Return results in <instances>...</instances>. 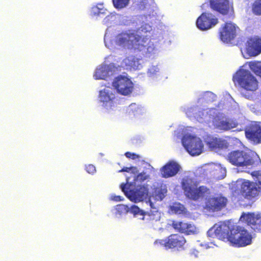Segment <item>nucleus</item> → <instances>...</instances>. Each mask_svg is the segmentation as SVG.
I'll return each mask as SVG.
<instances>
[{
    "mask_svg": "<svg viewBox=\"0 0 261 261\" xmlns=\"http://www.w3.org/2000/svg\"><path fill=\"white\" fill-rule=\"evenodd\" d=\"M215 127L219 129L223 130H228L235 128L237 126V123L230 119H215L214 121Z\"/></svg>",
    "mask_w": 261,
    "mask_h": 261,
    "instance_id": "nucleus-22",
    "label": "nucleus"
},
{
    "mask_svg": "<svg viewBox=\"0 0 261 261\" xmlns=\"http://www.w3.org/2000/svg\"><path fill=\"white\" fill-rule=\"evenodd\" d=\"M106 10L103 4L100 3L92 7L91 13L93 16H98L100 14H105Z\"/></svg>",
    "mask_w": 261,
    "mask_h": 261,
    "instance_id": "nucleus-27",
    "label": "nucleus"
},
{
    "mask_svg": "<svg viewBox=\"0 0 261 261\" xmlns=\"http://www.w3.org/2000/svg\"><path fill=\"white\" fill-rule=\"evenodd\" d=\"M99 100L108 110H113L117 104L118 99L116 93L112 89L106 88L99 91Z\"/></svg>",
    "mask_w": 261,
    "mask_h": 261,
    "instance_id": "nucleus-11",
    "label": "nucleus"
},
{
    "mask_svg": "<svg viewBox=\"0 0 261 261\" xmlns=\"http://www.w3.org/2000/svg\"><path fill=\"white\" fill-rule=\"evenodd\" d=\"M125 155L126 158L132 160L139 159L140 158V156L139 154L128 151L125 153Z\"/></svg>",
    "mask_w": 261,
    "mask_h": 261,
    "instance_id": "nucleus-34",
    "label": "nucleus"
},
{
    "mask_svg": "<svg viewBox=\"0 0 261 261\" xmlns=\"http://www.w3.org/2000/svg\"><path fill=\"white\" fill-rule=\"evenodd\" d=\"M218 18L211 13L203 12L197 19V27L201 31L207 30L218 24Z\"/></svg>",
    "mask_w": 261,
    "mask_h": 261,
    "instance_id": "nucleus-13",
    "label": "nucleus"
},
{
    "mask_svg": "<svg viewBox=\"0 0 261 261\" xmlns=\"http://www.w3.org/2000/svg\"><path fill=\"white\" fill-rule=\"evenodd\" d=\"M180 168V166L176 162H169L161 169L162 177L169 178L174 176L178 172Z\"/></svg>",
    "mask_w": 261,
    "mask_h": 261,
    "instance_id": "nucleus-21",
    "label": "nucleus"
},
{
    "mask_svg": "<svg viewBox=\"0 0 261 261\" xmlns=\"http://www.w3.org/2000/svg\"><path fill=\"white\" fill-rule=\"evenodd\" d=\"M244 131L249 141L255 144L261 143V126L259 124L251 123L245 127Z\"/></svg>",
    "mask_w": 261,
    "mask_h": 261,
    "instance_id": "nucleus-14",
    "label": "nucleus"
},
{
    "mask_svg": "<svg viewBox=\"0 0 261 261\" xmlns=\"http://www.w3.org/2000/svg\"><path fill=\"white\" fill-rule=\"evenodd\" d=\"M210 8L212 10L222 15L233 13V3L232 0H208Z\"/></svg>",
    "mask_w": 261,
    "mask_h": 261,
    "instance_id": "nucleus-9",
    "label": "nucleus"
},
{
    "mask_svg": "<svg viewBox=\"0 0 261 261\" xmlns=\"http://www.w3.org/2000/svg\"><path fill=\"white\" fill-rule=\"evenodd\" d=\"M246 51L250 56H256L261 53V37L249 38L246 43Z\"/></svg>",
    "mask_w": 261,
    "mask_h": 261,
    "instance_id": "nucleus-16",
    "label": "nucleus"
},
{
    "mask_svg": "<svg viewBox=\"0 0 261 261\" xmlns=\"http://www.w3.org/2000/svg\"><path fill=\"white\" fill-rule=\"evenodd\" d=\"M112 199L116 201H120L122 200V197L120 196H115L113 197Z\"/></svg>",
    "mask_w": 261,
    "mask_h": 261,
    "instance_id": "nucleus-38",
    "label": "nucleus"
},
{
    "mask_svg": "<svg viewBox=\"0 0 261 261\" xmlns=\"http://www.w3.org/2000/svg\"><path fill=\"white\" fill-rule=\"evenodd\" d=\"M240 221L254 232L261 233V214L255 213H243Z\"/></svg>",
    "mask_w": 261,
    "mask_h": 261,
    "instance_id": "nucleus-10",
    "label": "nucleus"
},
{
    "mask_svg": "<svg viewBox=\"0 0 261 261\" xmlns=\"http://www.w3.org/2000/svg\"><path fill=\"white\" fill-rule=\"evenodd\" d=\"M186 243V240L183 236L175 233L170 234L165 239L155 240L154 244L158 247H164L167 249L181 250L184 249Z\"/></svg>",
    "mask_w": 261,
    "mask_h": 261,
    "instance_id": "nucleus-6",
    "label": "nucleus"
},
{
    "mask_svg": "<svg viewBox=\"0 0 261 261\" xmlns=\"http://www.w3.org/2000/svg\"><path fill=\"white\" fill-rule=\"evenodd\" d=\"M233 81L247 91H254L258 88V82L251 72L245 69H239L233 76Z\"/></svg>",
    "mask_w": 261,
    "mask_h": 261,
    "instance_id": "nucleus-5",
    "label": "nucleus"
},
{
    "mask_svg": "<svg viewBox=\"0 0 261 261\" xmlns=\"http://www.w3.org/2000/svg\"><path fill=\"white\" fill-rule=\"evenodd\" d=\"M148 178H149V175L146 174V172H142L135 176L134 179V182L137 181L142 182Z\"/></svg>",
    "mask_w": 261,
    "mask_h": 261,
    "instance_id": "nucleus-32",
    "label": "nucleus"
},
{
    "mask_svg": "<svg viewBox=\"0 0 261 261\" xmlns=\"http://www.w3.org/2000/svg\"><path fill=\"white\" fill-rule=\"evenodd\" d=\"M205 142L208 147L212 150L224 149L227 148L228 146L226 140L214 136H207L205 139Z\"/></svg>",
    "mask_w": 261,
    "mask_h": 261,
    "instance_id": "nucleus-18",
    "label": "nucleus"
},
{
    "mask_svg": "<svg viewBox=\"0 0 261 261\" xmlns=\"http://www.w3.org/2000/svg\"><path fill=\"white\" fill-rule=\"evenodd\" d=\"M181 186L186 197L195 201L203 198L210 193L208 188L204 186L198 187L197 182L191 179L184 180Z\"/></svg>",
    "mask_w": 261,
    "mask_h": 261,
    "instance_id": "nucleus-4",
    "label": "nucleus"
},
{
    "mask_svg": "<svg viewBox=\"0 0 261 261\" xmlns=\"http://www.w3.org/2000/svg\"><path fill=\"white\" fill-rule=\"evenodd\" d=\"M148 195V189L147 186L142 185L138 186L136 189L130 190L129 198L135 202L143 201Z\"/></svg>",
    "mask_w": 261,
    "mask_h": 261,
    "instance_id": "nucleus-19",
    "label": "nucleus"
},
{
    "mask_svg": "<svg viewBox=\"0 0 261 261\" xmlns=\"http://www.w3.org/2000/svg\"><path fill=\"white\" fill-rule=\"evenodd\" d=\"M108 74L107 68L101 67L96 69L94 77L95 80L104 79L107 76Z\"/></svg>",
    "mask_w": 261,
    "mask_h": 261,
    "instance_id": "nucleus-28",
    "label": "nucleus"
},
{
    "mask_svg": "<svg viewBox=\"0 0 261 261\" xmlns=\"http://www.w3.org/2000/svg\"><path fill=\"white\" fill-rule=\"evenodd\" d=\"M228 160L232 165L237 167H246L254 163L252 157L243 150L231 151L228 155Z\"/></svg>",
    "mask_w": 261,
    "mask_h": 261,
    "instance_id": "nucleus-7",
    "label": "nucleus"
},
{
    "mask_svg": "<svg viewBox=\"0 0 261 261\" xmlns=\"http://www.w3.org/2000/svg\"><path fill=\"white\" fill-rule=\"evenodd\" d=\"M112 85L119 93L125 96L130 94L134 87V84L130 79L121 75L115 79Z\"/></svg>",
    "mask_w": 261,
    "mask_h": 261,
    "instance_id": "nucleus-12",
    "label": "nucleus"
},
{
    "mask_svg": "<svg viewBox=\"0 0 261 261\" xmlns=\"http://www.w3.org/2000/svg\"><path fill=\"white\" fill-rule=\"evenodd\" d=\"M171 226L177 231L187 235L194 234L196 232V228L194 225L184 221L173 220Z\"/></svg>",
    "mask_w": 261,
    "mask_h": 261,
    "instance_id": "nucleus-17",
    "label": "nucleus"
},
{
    "mask_svg": "<svg viewBox=\"0 0 261 261\" xmlns=\"http://www.w3.org/2000/svg\"><path fill=\"white\" fill-rule=\"evenodd\" d=\"M169 210L173 214L176 215H187L189 212L182 204L179 202H174L169 206Z\"/></svg>",
    "mask_w": 261,
    "mask_h": 261,
    "instance_id": "nucleus-24",
    "label": "nucleus"
},
{
    "mask_svg": "<svg viewBox=\"0 0 261 261\" xmlns=\"http://www.w3.org/2000/svg\"><path fill=\"white\" fill-rule=\"evenodd\" d=\"M128 180H129V178L127 177L126 183H123L121 185V189L122 191L124 193L126 192V190H125L126 186V184L128 183Z\"/></svg>",
    "mask_w": 261,
    "mask_h": 261,
    "instance_id": "nucleus-37",
    "label": "nucleus"
},
{
    "mask_svg": "<svg viewBox=\"0 0 261 261\" xmlns=\"http://www.w3.org/2000/svg\"><path fill=\"white\" fill-rule=\"evenodd\" d=\"M167 190L165 186L161 185L154 189L153 194L155 197L160 200H162L165 197Z\"/></svg>",
    "mask_w": 261,
    "mask_h": 261,
    "instance_id": "nucleus-25",
    "label": "nucleus"
},
{
    "mask_svg": "<svg viewBox=\"0 0 261 261\" xmlns=\"http://www.w3.org/2000/svg\"><path fill=\"white\" fill-rule=\"evenodd\" d=\"M116 42L119 45L142 52L144 55L151 54L155 49L150 37L140 35L137 32L119 34L116 36Z\"/></svg>",
    "mask_w": 261,
    "mask_h": 261,
    "instance_id": "nucleus-2",
    "label": "nucleus"
},
{
    "mask_svg": "<svg viewBox=\"0 0 261 261\" xmlns=\"http://www.w3.org/2000/svg\"><path fill=\"white\" fill-rule=\"evenodd\" d=\"M208 237L217 238L224 242H229L232 246L238 247H245L252 243V237L245 228L233 226L230 229L228 225L222 223L215 224L207 232Z\"/></svg>",
    "mask_w": 261,
    "mask_h": 261,
    "instance_id": "nucleus-1",
    "label": "nucleus"
},
{
    "mask_svg": "<svg viewBox=\"0 0 261 261\" xmlns=\"http://www.w3.org/2000/svg\"><path fill=\"white\" fill-rule=\"evenodd\" d=\"M130 0H112L114 7L117 9H121L128 5Z\"/></svg>",
    "mask_w": 261,
    "mask_h": 261,
    "instance_id": "nucleus-31",
    "label": "nucleus"
},
{
    "mask_svg": "<svg viewBox=\"0 0 261 261\" xmlns=\"http://www.w3.org/2000/svg\"><path fill=\"white\" fill-rule=\"evenodd\" d=\"M119 172H130L134 174H136L138 172V169L136 167H123L122 169L120 170L119 171Z\"/></svg>",
    "mask_w": 261,
    "mask_h": 261,
    "instance_id": "nucleus-33",
    "label": "nucleus"
},
{
    "mask_svg": "<svg viewBox=\"0 0 261 261\" xmlns=\"http://www.w3.org/2000/svg\"><path fill=\"white\" fill-rule=\"evenodd\" d=\"M236 34V26L230 22H225L219 30V38L223 42H230Z\"/></svg>",
    "mask_w": 261,
    "mask_h": 261,
    "instance_id": "nucleus-15",
    "label": "nucleus"
},
{
    "mask_svg": "<svg viewBox=\"0 0 261 261\" xmlns=\"http://www.w3.org/2000/svg\"><path fill=\"white\" fill-rule=\"evenodd\" d=\"M248 65L250 69L257 76L261 77V62L251 61L249 62Z\"/></svg>",
    "mask_w": 261,
    "mask_h": 261,
    "instance_id": "nucleus-26",
    "label": "nucleus"
},
{
    "mask_svg": "<svg viewBox=\"0 0 261 261\" xmlns=\"http://www.w3.org/2000/svg\"><path fill=\"white\" fill-rule=\"evenodd\" d=\"M227 199L222 196L209 198L206 202V207L213 211H219L226 205Z\"/></svg>",
    "mask_w": 261,
    "mask_h": 261,
    "instance_id": "nucleus-20",
    "label": "nucleus"
},
{
    "mask_svg": "<svg viewBox=\"0 0 261 261\" xmlns=\"http://www.w3.org/2000/svg\"><path fill=\"white\" fill-rule=\"evenodd\" d=\"M118 210L121 212L130 213L134 215V216L140 215L144 216L145 212L140 210L139 207L135 205H133L130 207H128L126 205L121 204L118 205Z\"/></svg>",
    "mask_w": 261,
    "mask_h": 261,
    "instance_id": "nucleus-23",
    "label": "nucleus"
},
{
    "mask_svg": "<svg viewBox=\"0 0 261 261\" xmlns=\"http://www.w3.org/2000/svg\"><path fill=\"white\" fill-rule=\"evenodd\" d=\"M259 194L254 182L242 179L237 181V188L233 196L239 204L247 206V201H254Z\"/></svg>",
    "mask_w": 261,
    "mask_h": 261,
    "instance_id": "nucleus-3",
    "label": "nucleus"
},
{
    "mask_svg": "<svg viewBox=\"0 0 261 261\" xmlns=\"http://www.w3.org/2000/svg\"><path fill=\"white\" fill-rule=\"evenodd\" d=\"M182 143L187 151L192 155H199L203 148L201 139L195 136L187 135L184 136Z\"/></svg>",
    "mask_w": 261,
    "mask_h": 261,
    "instance_id": "nucleus-8",
    "label": "nucleus"
},
{
    "mask_svg": "<svg viewBox=\"0 0 261 261\" xmlns=\"http://www.w3.org/2000/svg\"><path fill=\"white\" fill-rule=\"evenodd\" d=\"M252 12L255 15H261V0H255L251 4Z\"/></svg>",
    "mask_w": 261,
    "mask_h": 261,
    "instance_id": "nucleus-30",
    "label": "nucleus"
},
{
    "mask_svg": "<svg viewBox=\"0 0 261 261\" xmlns=\"http://www.w3.org/2000/svg\"><path fill=\"white\" fill-rule=\"evenodd\" d=\"M251 174L255 180L254 182L260 193L261 192V171H253Z\"/></svg>",
    "mask_w": 261,
    "mask_h": 261,
    "instance_id": "nucleus-29",
    "label": "nucleus"
},
{
    "mask_svg": "<svg viewBox=\"0 0 261 261\" xmlns=\"http://www.w3.org/2000/svg\"><path fill=\"white\" fill-rule=\"evenodd\" d=\"M85 169L86 171L90 174H93L96 172V169L94 166L89 164L86 166Z\"/></svg>",
    "mask_w": 261,
    "mask_h": 261,
    "instance_id": "nucleus-35",
    "label": "nucleus"
},
{
    "mask_svg": "<svg viewBox=\"0 0 261 261\" xmlns=\"http://www.w3.org/2000/svg\"><path fill=\"white\" fill-rule=\"evenodd\" d=\"M198 251L195 249H192L190 251V255L191 256H194L195 257H197L198 256Z\"/></svg>",
    "mask_w": 261,
    "mask_h": 261,
    "instance_id": "nucleus-36",
    "label": "nucleus"
}]
</instances>
